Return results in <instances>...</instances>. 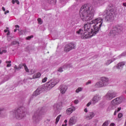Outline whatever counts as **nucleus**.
Wrapping results in <instances>:
<instances>
[{"instance_id": "4", "label": "nucleus", "mask_w": 126, "mask_h": 126, "mask_svg": "<svg viewBox=\"0 0 126 126\" xmlns=\"http://www.w3.org/2000/svg\"><path fill=\"white\" fill-rule=\"evenodd\" d=\"M45 112L46 110L44 107L39 108L34 112L32 115V120L35 124H38L39 121L42 120Z\"/></svg>"}, {"instance_id": "32", "label": "nucleus", "mask_w": 126, "mask_h": 126, "mask_svg": "<svg viewBox=\"0 0 126 126\" xmlns=\"http://www.w3.org/2000/svg\"><path fill=\"white\" fill-rule=\"evenodd\" d=\"M6 63H7V67L11 66V61H6Z\"/></svg>"}, {"instance_id": "45", "label": "nucleus", "mask_w": 126, "mask_h": 126, "mask_svg": "<svg viewBox=\"0 0 126 126\" xmlns=\"http://www.w3.org/2000/svg\"><path fill=\"white\" fill-rule=\"evenodd\" d=\"M92 103V101H90L87 104V107H89L90 105H91V103Z\"/></svg>"}, {"instance_id": "13", "label": "nucleus", "mask_w": 126, "mask_h": 126, "mask_svg": "<svg viewBox=\"0 0 126 126\" xmlns=\"http://www.w3.org/2000/svg\"><path fill=\"white\" fill-rule=\"evenodd\" d=\"M101 100V96L98 94H96L91 100V102L92 104H96V103H98L99 101Z\"/></svg>"}, {"instance_id": "61", "label": "nucleus", "mask_w": 126, "mask_h": 126, "mask_svg": "<svg viewBox=\"0 0 126 126\" xmlns=\"http://www.w3.org/2000/svg\"><path fill=\"white\" fill-rule=\"evenodd\" d=\"M17 31V29H15L14 30V32H16Z\"/></svg>"}, {"instance_id": "20", "label": "nucleus", "mask_w": 126, "mask_h": 126, "mask_svg": "<svg viewBox=\"0 0 126 126\" xmlns=\"http://www.w3.org/2000/svg\"><path fill=\"white\" fill-rule=\"evenodd\" d=\"M116 108L117 105L114 103L111 102V104L108 106L107 111H112V110H115Z\"/></svg>"}, {"instance_id": "41", "label": "nucleus", "mask_w": 126, "mask_h": 126, "mask_svg": "<svg viewBox=\"0 0 126 126\" xmlns=\"http://www.w3.org/2000/svg\"><path fill=\"white\" fill-rule=\"evenodd\" d=\"M19 35H23V34H24V31H21L19 32Z\"/></svg>"}, {"instance_id": "22", "label": "nucleus", "mask_w": 126, "mask_h": 126, "mask_svg": "<svg viewBox=\"0 0 126 126\" xmlns=\"http://www.w3.org/2000/svg\"><path fill=\"white\" fill-rule=\"evenodd\" d=\"M95 86L97 87L98 88H100L101 87H104V85L102 83V81L100 80V81L95 84Z\"/></svg>"}, {"instance_id": "14", "label": "nucleus", "mask_w": 126, "mask_h": 126, "mask_svg": "<svg viewBox=\"0 0 126 126\" xmlns=\"http://www.w3.org/2000/svg\"><path fill=\"white\" fill-rule=\"evenodd\" d=\"M77 120L76 117L75 116H72L68 120L69 126H73L76 124Z\"/></svg>"}, {"instance_id": "58", "label": "nucleus", "mask_w": 126, "mask_h": 126, "mask_svg": "<svg viewBox=\"0 0 126 126\" xmlns=\"http://www.w3.org/2000/svg\"><path fill=\"white\" fill-rule=\"evenodd\" d=\"M123 5L124 6H126V3H123Z\"/></svg>"}, {"instance_id": "26", "label": "nucleus", "mask_w": 126, "mask_h": 126, "mask_svg": "<svg viewBox=\"0 0 126 126\" xmlns=\"http://www.w3.org/2000/svg\"><path fill=\"white\" fill-rule=\"evenodd\" d=\"M70 67H72V65H71V64H66L63 66V68L64 69L66 68H70Z\"/></svg>"}, {"instance_id": "52", "label": "nucleus", "mask_w": 126, "mask_h": 126, "mask_svg": "<svg viewBox=\"0 0 126 126\" xmlns=\"http://www.w3.org/2000/svg\"><path fill=\"white\" fill-rule=\"evenodd\" d=\"M2 10H3V11H5V8H4V7H2Z\"/></svg>"}, {"instance_id": "15", "label": "nucleus", "mask_w": 126, "mask_h": 126, "mask_svg": "<svg viewBox=\"0 0 126 126\" xmlns=\"http://www.w3.org/2000/svg\"><path fill=\"white\" fill-rule=\"evenodd\" d=\"M59 90L62 94H64L67 90V86L65 85H62L60 86Z\"/></svg>"}, {"instance_id": "29", "label": "nucleus", "mask_w": 126, "mask_h": 126, "mask_svg": "<svg viewBox=\"0 0 126 126\" xmlns=\"http://www.w3.org/2000/svg\"><path fill=\"white\" fill-rule=\"evenodd\" d=\"M23 65L24 67L25 70H26V72H29V69H28V67L26 65V64L23 63Z\"/></svg>"}, {"instance_id": "25", "label": "nucleus", "mask_w": 126, "mask_h": 126, "mask_svg": "<svg viewBox=\"0 0 126 126\" xmlns=\"http://www.w3.org/2000/svg\"><path fill=\"white\" fill-rule=\"evenodd\" d=\"M115 61H116V59L115 58L108 60L106 63L105 64L106 65H109V64L112 63H113V62H115Z\"/></svg>"}, {"instance_id": "46", "label": "nucleus", "mask_w": 126, "mask_h": 126, "mask_svg": "<svg viewBox=\"0 0 126 126\" xmlns=\"http://www.w3.org/2000/svg\"><path fill=\"white\" fill-rule=\"evenodd\" d=\"M22 66H23V64H19V69H21V68H22Z\"/></svg>"}, {"instance_id": "21", "label": "nucleus", "mask_w": 126, "mask_h": 126, "mask_svg": "<svg viewBox=\"0 0 126 126\" xmlns=\"http://www.w3.org/2000/svg\"><path fill=\"white\" fill-rule=\"evenodd\" d=\"M62 102H59L58 103L55 104L54 105V109H56L58 111H60V110H62Z\"/></svg>"}, {"instance_id": "44", "label": "nucleus", "mask_w": 126, "mask_h": 126, "mask_svg": "<svg viewBox=\"0 0 126 126\" xmlns=\"http://www.w3.org/2000/svg\"><path fill=\"white\" fill-rule=\"evenodd\" d=\"M34 73H35V70L34 69L31 70V74H34Z\"/></svg>"}, {"instance_id": "16", "label": "nucleus", "mask_w": 126, "mask_h": 126, "mask_svg": "<svg viewBox=\"0 0 126 126\" xmlns=\"http://www.w3.org/2000/svg\"><path fill=\"white\" fill-rule=\"evenodd\" d=\"M75 110H76V108H75V107L72 106L66 109V114L69 115H71V114H72V113H73V112H74Z\"/></svg>"}, {"instance_id": "64", "label": "nucleus", "mask_w": 126, "mask_h": 126, "mask_svg": "<svg viewBox=\"0 0 126 126\" xmlns=\"http://www.w3.org/2000/svg\"><path fill=\"white\" fill-rule=\"evenodd\" d=\"M6 29H7V30L8 29V27H6Z\"/></svg>"}, {"instance_id": "11", "label": "nucleus", "mask_w": 126, "mask_h": 126, "mask_svg": "<svg viewBox=\"0 0 126 126\" xmlns=\"http://www.w3.org/2000/svg\"><path fill=\"white\" fill-rule=\"evenodd\" d=\"M126 100V98L124 96H120L117 97L116 98L113 99L111 103H114L116 105L121 104L122 102H124Z\"/></svg>"}, {"instance_id": "7", "label": "nucleus", "mask_w": 126, "mask_h": 126, "mask_svg": "<svg viewBox=\"0 0 126 126\" xmlns=\"http://www.w3.org/2000/svg\"><path fill=\"white\" fill-rule=\"evenodd\" d=\"M123 31V27L121 26L115 27L111 29L109 32L110 36H118Z\"/></svg>"}, {"instance_id": "33", "label": "nucleus", "mask_w": 126, "mask_h": 126, "mask_svg": "<svg viewBox=\"0 0 126 126\" xmlns=\"http://www.w3.org/2000/svg\"><path fill=\"white\" fill-rule=\"evenodd\" d=\"M82 91V88H78L76 90V93H79V92Z\"/></svg>"}, {"instance_id": "47", "label": "nucleus", "mask_w": 126, "mask_h": 126, "mask_svg": "<svg viewBox=\"0 0 126 126\" xmlns=\"http://www.w3.org/2000/svg\"><path fill=\"white\" fill-rule=\"evenodd\" d=\"M89 84H91V81H88L86 84V85H89Z\"/></svg>"}, {"instance_id": "28", "label": "nucleus", "mask_w": 126, "mask_h": 126, "mask_svg": "<svg viewBox=\"0 0 126 126\" xmlns=\"http://www.w3.org/2000/svg\"><path fill=\"white\" fill-rule=\"evenodd\" d=\"M121 110H122V107H118L117 108V109H116L114 113V115L116 116V115H117V113H119V112H120V111H121Z\"/></svg>"}, {"instance_id": "59", "label": "nucleus", "mask_w": 126, "mask_h": 126, "mask_svg": "<svg viewBox=\"0 0 126 126\" xmlns=\"http://www.w3.org/2000/svg\"><path fill=\"white\" fill-rule=\"evenodd\" d=\"M10 32H9V31H8V32L7 33V35L8 36V35H9Z\"/></svg>"}, {"instance_id": "57", "label": "nucleus", "mask_w": 126, "mask_h": 126, "mask_svg": "<svg viewBox=\"0 0 126 126\" xmlns=\"http://www.w3.org/2000/svg\"><path fill=\"white\" fill-rule=\"evenodd\" d=\"M26 80H28V79H24V82H25V83H26Z\"/></svg>"}, {"instance_id": "60", "label": "nucleus", "mask_w": 126, "mask_h": 126, "mask_svg": "<svg viewBox=\"0 0 126 126\" xmlns=\"http://www.w3.org/2000/svg\"><path fill=\"white\" fill-rule=\"evenodd\" d=\"M2 54H3V51L2 52L0 51V55H2Z\"/></svg>"}, {"instance_id": "35", "label": "nucleus", "mask_w": 126, "mask_h": 126, "mask_svg": "<svg viewBox=\"0 0 126 126\" xmlns=\"http://www.w3.org/2000/svg\"><path fill=\"white\" fill-rule=\"evenodd\" d=\"M37 21L39 24H42L43 23V21H42V19L41 18H38L37 19Z\"/></svg>"}, {"instance_id": "2", "label": "nucleus", "mask_w": 126, "mask_h": 126, "mask_svg": "<svg viewBox=\"0 0 126 126\" xmlns=\"http://www.w3.org/2000/svg\"><path fill=\"white\" fill-rule=\"evenodd\" d=\"M79 17L84 22L92 20L94 17V9L88 5L85 4L80 8Z\"/></svg>"}, {"instance_id": "9", "label": "nucleus", "mask_w": 126, "mask_h": 126, "mask_svg": "<svg viewBox=\"0 0 126 126\" xmlns=\"http://www.w3.org/2000/svg\"><path fill=\"white\" fill-rule=\"evenodd\" d=\"M117 93L113 91H109L107 94L104 95V98L106 99L107 101H111L112 99H114L116 97Z\"/></svg>"}, {"instance_id": "1", "label": "nucleus", "mask_w": 126, "mask_h": 126, "mask_svg": "<svg viewBox=\"0 0 126 126\" xmlns=\"http://www.w3.org/2000/svg\"><path fill=\"white\" fill-rule=\"evenodd\" d=\"M103 18L98 17L93 20L89 23L85 24L84 31L88 32V35H93L95 36L103 26Z\"/></svg>"}, {"instance_id": "54", "label": "nucleus", "mask_w": 126, "mask_h": 126, "mask_svg": "<svg viewBox=\"0 0 126 126\" xmlns=\"http://www.w3.org/2000/svg\"><path fill=\"white\" fill-rule=\"evenodd\" d=\"M14 68H15V69H19V68L17 67V66H16V65H15V66H14Z\"/></svg>"}, {"instance_id": "63", "label": "nucleus", "mask_w": 126, "mask_h": 126, "mask_svg": "<svg viewBox=\"0 0 126 126\" xmlns=\"http://www.w3.org/2000/svg\"><path fill=\"white\" fill-rule=\"evenodd\" d=\"M3 53H6V50H3Z\"/></svg>"}, {"instance_id": "17", "label": "nucleus", "mask_w": 126, "mask_h": 126, "mask_svg": "<svg viewBox=\"0 0 126 126\" xmlns=\"http://www.w3.org/2000/svg\"><path fill=\"white\" fill-rule=\"evenodd\" d=\"M100 80L101 82H102V83H103L104 85L106 86V85H108L109 84V78L106 77H102L101 78Z\"/></svg>"}, {"instance_id": "48", "label": "nucleus", "mask_w": 126, "mask_h": 126, "mask_svg": "<svg viewBox=\"0 0 126 126\" xmlns=\"http://www.w3.org/2000/svg\"><path fill=\"white\" fill-rule=\"evenodd\" d=\"M15 126H21V124H20L19 123H18L15 125Z\"/></svg>"}, {"instance_id": "6", "label": "nucleus", "mask_w": 126, "mask_h": 126, "mask_svg": "<svg viewBox=\"0 0 126 126\" xmlns=\"http://www.w3.org/2000/svg\"><path fill=\"white\" fill-rule=\"evenodd\" d=\"M76 33L78 35H80L82 39H88L93 36V34H88V32L84 31L83 29H80L76 31Z\"/></svg>"}, {"instance_id": "42", "label": "nucleus", "mask_w": 126, "mask_h": 126, "mask_svg": "<svg viewBox=\"0 0 126 126\" xmlns=\"http://www.w3.org/2000/svg\"><path fill=\"white\" fill-rule=\"evenodd\" d=\"M74 103L76 105L79 103V100H78V99H75L74 101Z\"/></svg>"}, {"instance_id": "31", "label": "nucleus", "mask_w": 126, "mask_h": 126, "mask_svg": "<svg viewBox=\"0 0 126 126\" xmlns=\"http://www.w3.org/2000/svg\"><path fill=\"white\" fill-rule=\"evenodd\" d=\"M126 52L123 53L121 54L120 55H119V56H118L117 59H120V58H121V57H126Z\"/></svg>"}, {"instance_id": "62", "label": "nucleus", "mask_w": 126, "mask_h": 126, "mask_svg": "<svg viewBox=\"0 0 126 126\" xmlns=\"http://www.w3.org/2000/svg\"><path fill=\"white\" fill-rule=\"evenodd\" d=\"M4 32L5 33H6V32H7V30H4Z\"/></svg>"}, {"instance_id": "34", "label": "nucleus", "mask_w": 126, "mask_h": 126, "mask_svg": "<svg viewBox=\"0 0 126 126\" xmlns=\"http://www.w3.org/2000/svg\"><path fill=\"white\" fill-rule=\"evenodd\" d=\"M19 43L17 41H13L11 42V45H18Z\"/></svg>"}, {"instance_id": "10", "label": "nucleus", "mask_w": 126, "mask_h": 126, "mask_svg": "<svg viewBox=\"0 0 126 126\" xmlns=\"http://www.w3.org/2000/svg\"><path fill=\"white\" fill-rule=\"evenodd\" d=\"M75 48H76V45H75L74 43H70L65 45L64 47V51L66 53H68L69 51H71V50H74Z\"/></svg>"}, {"instance_id": "36", "label": "nucleus", "mask_w": 126, "mask_h": 126, "mask_svg": "<svg viewBox=\"0 0 126 126\" xmlns=\"http://www.w3.org/2000/svg\"><path fill=\"white\" fill-rule=\"evenodd\" d=\"M47 80H48V77H45L44 79H42V82H43V83H45Z\"/></svg>"}, {"instance_id": "5", "label": "nucleus", "mask_w": 126, "mask_h": 126, "mask_svg": "<svg viewBox=\"0 0 126 126\" xmlns=\"http://www.w3.org/2000/svg\"><path fill=\"white\" fill-rule=\"evenodd\" d=\"M60 82L59 79H52L44 85V89L46 91H50L52 88L55 87Z\"/></svg>"}, {"instance_id": "27", "label": "nucleus", "mask_w": 126, "mask_h": 126, "mask_svg": "<svg viewBox=\"0 0 126 126\" xmlns=\"http://www.w3.org/2000/svg\"><path fill=\"white\" fill-rule=\"evenodd\" d=\"M48 3H53L55 4L57 2V0H46Z\"/></svg>"}, {"instance_id": "30", "label": "nucleus", "mask_w": 126, "mask_h": 126, "mask_svg": "<svg viewBox=\"0 0 126 126\" xmlns=\"http://www.w3.org/2000/svg\"><path fill=\"white\" fill-rule=\"evenodd\" d=\"M61 117H62V115H59L57 118H56V122H55V124L57 125L58 123H59V121H60V119H61Z\"/></svg>"}, {"instance_id": "18", "label": "nucleus", "mask_w": 126, "mask_h": 126, "mask_svg": "<svg viewBox=\"0 0 126 126\" xmlns=\"http://www.w3.org/2000/svg\"><path fill=\"white\" fill-rule=\"evenodd\" d=\"M106 2L105 0H97L94 4L95 6H101V5H103Z\"/></svg>"}, {"instance_id": "23", "label": "nucleus", "mask_w": 126, "mask_h": 126, "mask_svg": "<svg viewBox=\"0 0 126 126\" xmlns=\"http://www.w3.org/2000/svg\"><path fill=\"white\" fill-rule=\"evenodd\" d=\"M41 73L40 72H38L36 74H34L33 76H32V78H30V79H35L36 78H39V77H41Z\"/></svg>"}, {"instance_id": "37", "label": "nucleus", "mask_w": 126, "mask_h": 126, "mask_svg": "<svg viewBox=\"0 0 126 126\" xmlns=\"http://www.w3.org/2000/svg\"><path fill=\"white\" fill-rule=\"evenodd\" d=\"M109 126V123H108V121H105L102 125V126Z\"/></svg>"}, {"instance_id": "56", "label": "nucleus", "mask_w": 126, "mask_h": 126, "mask_svg": "<svg viewBox=\"0 0 126 126\" xmlns=\"http://www.w3.org/2000/svg\"><path fill=\"white\" fill-rule=\"evenodd\" d=\"M115 126V124H114V123H111L110 124V126Z\"/></svg>"}, {"instance_id": "50", "label": "nucleus", "mask_w": 126, "mask_h": 126, "mask_svg": "<svg viewBox=\"0 0 126 126\" xmlns=\"http://www.w3.org/2000/svg\"><path fill=\"white\" fill-rule=\"evenodd\" d=\"M84 112H85V113H88V110H87V108H85V109H84Z\"/></svg>"}, {"instance_id": "39", "label": "nucleus", "mask_w": 126, "mask_h": 126, "mask_svg": "<svg viewBox=\"0 0 126 126\" xmlns=\"http://www.w3.org/2000/svg\"><path fill=\"white\" fill-rule=\"evenodd\" d=\"M33 38V35H31L30 36H28L26 37V40H31Z\"/></svg>"}, {"instance_id": "55", "label": "nucleus", "mask_w": 126, "mask_h": 126, "mask_svg": "<svg viewBox=\"0 0 126 126\" xmlns=\"http://www.w3.org/2000/svg\"><path fill=\"white\" fill-rule=\"evenodd\" d=\"M15 27L16 28H19V26H18V25H15Z\"/></svg>"}, {"instance_id": "8", "label": "nucleus", "mask_w": 126, "mask_h": 126, "mask_svg": "<svg viewBox=\"0 0 126 126\" xmlns=\"http://www.w3.org/2000/svg\"><path fill=\"white\" fill-rule=\"evenodd\" d=\"M104 15H105V20L107 22H111L114 20V12L109 10L104 11Z\"/></svg>"}, {"instance_id": "49", "label": "nucleus", "mask_w": 126, "mask_h": 126, "mask_svg": "<svg viewBox=\"0 0 126 126\" xmlns=\"http://www.w3.org/2000/svg\"><path fill=\"white\" fill-rule=\"evenodd\" d=\"M15 2H16L17 4H19V1L18 0H15Z\"/></svg>"}, {"instance_id": "19", "label": "nucleus", "mask_w": 126, "mask_h": 126, "mask_svg": "<svg viewBox=\"0 0 126 126\" xmlns=\"http://www.w3.org/2000/svg\"><path fill=\"white\" fill-rule=\"evenodd\" d=\"M95 117V113L94 112H89V114L86 116V119L88 120H92Z\"/></svg>"}, {"instance_id": "53", "label": "nucleus", "mask_w": 126, "mask_h": 126, "mask_svg": "<svg viewBox=\"0 0 126 126\" xmlns=\"http://www.w3.org/2000/svg\"><path fill=\"white\" fill-rule=\"evenodd\" d=\"M12 3H13V4H14V3H15V0H12Z\"/></svg>"}, {"instance_id": "40", "label": "nucleus", "mask_w": 126, "mask_h": 126, "mask_svg": "<svg viewBox=\"0 0 126 126\" xmlns=\"http://www.w3.org/2000/svg\"><path fill=\"white\" fill-rule=\"evenodd\" d=\"M64 124H63L62 126H67V124H66L67 123V120H65L64 121Z\"/></svg>"}, {"instance_id": "43", "label": "nucleus", "mask_w": 126, "mask_h": 126, "mask_svg": "<svg viewBox=\"0 0 126 126\" xmlns=\"http://www.w3.org/2000/svg\"><path fill=\"white\" fill-rule=\"evenodd\" d=\"M123 117V114L122 113H119L118 115V118H119V119H121V118H122Z\"/></svg>"}, {"instance_id": "3", "label": "nucleus", "mask_w": 126, "mask_h": 126, "mask_svg": "<svg viewBox=\"0 0 126 126\" xmlns=\"http://www.w3.org/2000/svg\"><path fill=\"white\" fill-rule=\"evenodd\" d=\"M26 116L25 108L19 107L17 110H12L10 112V118L11 120L16 119L17 120H22Z\"/></svg>"}, {"instance_id": "24", "label": "nucleus", "mask_w": 126, "mask_h": 126, "mask_svg": "<svg viewBox=\"0 0 126 126\" xmlns=\"http://www.w3.org/2000/svg\"><path fill=\"white\" fill-rule=\"evenodd\" d=\"M40 91H41V89H37L33 93V96H38L40 95Z\"/></svg>"}, {"instance_id": "51", "label": "nucleus", "mask_w": 126, "mask_h": 126, "mask_svg": "<svg viewBox=\"0 0 126 126\" xmlns=\"http://www.w3.org/2000/svg\"><path fill=\"white\" fill-rule=\"evenodd\" d=\"M7 13H9V11L7 10L4 12V14H6Z\"/></svg>"}, {"instance_id": "12", "label": "nucleus", "mask_w": 126, "mask_h": 126, "mask_svg": "<svg viewBox=\"0 0 126 126\" xmlns=\"http://www.w3.org/2000/svg\"><path fill=\"white\" fill-rule=\"evenodd\" d=\"M126 65L125 62H121L118 63L116 66L113 67V69L117 68V69H120V70H123L124 66Z\"/></svg>"}, {"instance_id": "38", "label": "nucleus", "mask_w": 126, "mask_h": 126, "mask_svg": "<svg viewBox=\"0 0 126 126\" xmlns=\"http://www.w3.org/2000/svg\"><path fill=\"white\" fill-rule=\"evenodd\" d=\"M58 71H59V72H63V67H59L58 69Z\"/></svg>"}]
</instances>
